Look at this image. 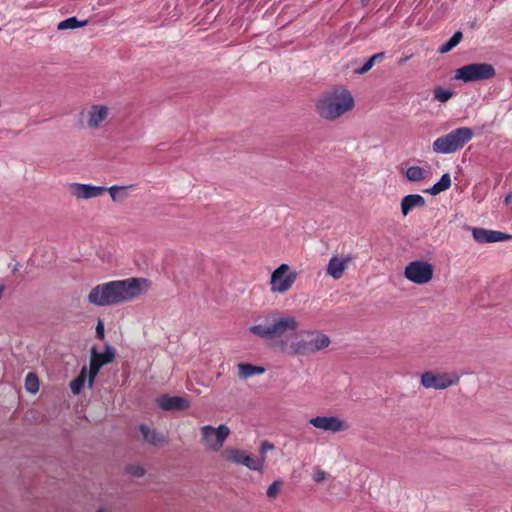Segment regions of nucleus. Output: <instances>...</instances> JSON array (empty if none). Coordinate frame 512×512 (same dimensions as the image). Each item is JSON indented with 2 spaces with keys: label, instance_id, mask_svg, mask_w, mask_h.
Wrapping results in <instances>:
<instances>
[{
  "label": "nucleus",
  "instance_id": "nucleus-8",
  "mask_svg": "<svg viewBox=\"0 0 512 512\" xmlns=\"http://www.w3.org/2000/svg\"><path fill=\"white\" fill-rule=\"evenodd\" d=\"M308 422L315 429L332 434L346 432L349 429L347 421L337 415L315 416Z\"/></svg>",
  "mask_w": 512,
  "mask_h": 512
},
{
  "label": "nucleus",
  "instance_id": "nucleus-4",
  "mask_svg": "<svg viewBox=\"0 0 512 512\" xmlns=\"http://www.w3.org/2000/svg\"><path fill=\"white\" fill-rule=\"evenodd\" d=\"M354 99L347 90L333 92L321 97L316 103V111L326 120H335L344 113L352 110Z\"/></svg>",
  "mask_w": 512,
  "mask_h": 512
},
{
  "label": "nucleus",
  "instance_id": "nucleus-33",
  "mask_svg": "<svg viewBox=\"0 0 512 512\" xmlns=\"http://www.w3.org/2000/svg\"><path fill=\"white\" fill-rule=\"evenodd\" d=\"M125 190V187H121V186H117V185H114V186H111L108 191H109V194L112 198L113 201H116L117 198L120 196V192H123Z\"/></svg>",
  "mask_w": 512,
  "mask_h": 512
},
{
  "label": "nucleus",
  "instance_id": "nucleus-2",
  "mask_svg": "<svg viewBox=\"0 0 512 512\" xmlns=\"http://www.w3.org/2000/svg\"><path fill=\"white\" fill-rule=\"evenodd\" d=\"M299 322L293 316L281 313L267 315L261 322L250 327V332L260 338L275 339L294 333Z\"/></svg>",
  "mask_w": 512,
  "mask_h": 512
},
{
  "label": "nucleus",
  "instance_id": "nucleus-19",
  "mask_svg": "<svg viewBox=\"0 0 512 512\" xmlns=\"http://www.w3.org/2000/svg\"><path fill=\"white\" fill-rule=\"evenodd\" d=\"M425 203V199L419 194L406 195L401 201V212L407 216L412 209L424 207Z\"/></svg>",
  "mask_w": 512,
  "mask_h": 512
},
{
  "label": "nucleus",
  "instance_id": "nucleus-14",
  "mask_svg": "<svg viewBox=\"0 0 512 512\" xmlns=\"http://www.w3.org/2000/svg\"><path fill=\"white\" fill-rule=\"evenodd\" d=\"M352 260L353 257L351 255H333L328 262L326 273L333 279L338 280L343 276Z\"/></svg>",
  "mask_w": 512,
  "mask_h": 512
},
{
  "label": "nucleus",
  "instance_id": "nucleus-16",
  "mask_svg": "<svg viewBox=\"0 0 512 512\" xmlns=\"http://www.w3.org/2000/svg\"><path fill=\"white\" fill-rule=\"evenodd\" d=\"M156 402L164 411H184L190 407V401L180 396L162 395Z\"/></svg>",
  "mask_w": 512,
  "mask_h": 512
},
{
  "label": "nucleus",
  "instance_id": "nucleus-7",
  "mask_svg": "<svg viewBox=\"0 0 512 512\" xmlns=\"http://www.w3.org/2000/svg\"><path fill=\"white\" fill-rule=\"evenodd\" d=\"M230 432L229 427L225 424L218 427L205 425L200 429L201 444L209 451L218 452L222 449Z\"/></svg>",
  "mask_w": 512,
  "mask_h": 512
},
{
  "label": "nucleus",
  "instance_id": "nucleus-3",
  "mask_svg": "<svg viewBox=\"0 0 512 512\" xmlns=\"http://www.w3.org/2000/svg\"><path fill=\"white\" fill-rule=\"evenodd\" d=\"M330 344L327 335L319 331H305L299 333L290 344L280 343V349L290 355H311Z\"/></svg>",
  "mask_w": 512,
  "mask_h": 512
},
{
  "label": "nucleus",
  "instance_id": "nucleus-20",
  "mask_svg": "<svg viewBox=\"0 0 512 512\" xmlns=\"http://www.w3.org/2000/svg\"><path fill=\"white\" fill-rule=\"evenodd\" d=\"M265 372V368L262 366L252 365L250 363L238 364V376L240 379H248L253 375H261Z\"/></svg>",
  "mask_w": 512,
  "mask_h": 512
},
{
  "label": "nucleus",
  "instance_id": "nucleus-12",
  "mask_svg": "<svg viewBox=\"0 0 512 512\" xmlns=\"http://www.w3.org/2000/svg\"><path fill=\"white\" fill-rule=\"evenodd\" d=\"M115 357V350L111 346H106L103 353L97 352L95 348L91 349L90 368L88 372V385L92 387L94 379L96 378L102 366L113 361Z\"/></svg>",
  "mask_w": 512,
  "mask_h": 512
},
{
  "label": "nucleus",
  "instance_id": "nucleus-24",
  "mask_svg": "<svg viewBox=\"0 0 512 512\" xmlns=\"http://www.w3.org/2000/svg\"><path fill=\"white\" fill-rule=\"evenodd\" d=\"M385 59V53L384 52H379V53H376L374 54L373 56H371L366 62L365 64L356 69L354 72L355 74H359V75H362V74H365L367 73L368 71H370L372 69V67L378 63V62H381Z\"/></svg>",
  "mask_w": 512,
  "mask_h": 512
},
{
  "label": "nucleus",
  "instance_id": "nucleus-26",
  "mask_svg": "<svg viewBox=\"0 0 512 512\" xmlns=\"http://www.w3.org/2000/svg\"><path fill=\"white\" fill-rule=\"evenodd\" d=\"M462 38H463L462 32L456 31L447 42H445L444 44H442L439 47L438 52L441 54L448 53L449 51H451L454 47H456L460 43Z\"/></svg>",
  "mask_w": 512,
  "mask_h": 512
},
{
  "label": "nucleus",
  "instance_id": "nucleus-11",
  "mask_svg": "<svg viewBox=\"0 0 512 512\" xmlns=\"http://www.w3.org/2000/svg\"><path fill=\"white\" fill-rule=\"evenodd\" d=\"M296 277L295 272H290L289 265L281 264L271 275V291L280 294L286 293L294 284Z\"/></svg>",
  "mask_w": 512,
  "mask_h": 512
},
{
  "label": "nucleus",
  "instance_id": "nucleus-39",
  "mask_svg": "<svg viewBox=\"0 0 512 512\" xmlns=\"http://www.w3.org/2000/svg\"><path fill=\"white\" fill-rule=\"evenodd\" d=\"M410 59V56L403 57L399 60V64H403Z\"/></svg>",
  "mask_w": 512,
  "mask_h": 512
},
{
  "label": "nucleus",
  "instance_id": "nucleus-13",
  "mask_svg": "<svg viewBox=\"0 0 512 512\" xmlns=\"http://www.w3.org/2000/svg\"><path fill=\"white\" fill-rule=\"evenodd\" d=\"M70 192L77 199H91L102 195L107 189L102 186L91 184L72 183Z\"/></svg>",
  "mask_w": 512,
  "mask_h": 512
},
{
  "label": "nucleus",
  "instance_id": "nucleus-28",
  "mask_svg": "<svg viewBox=\"0 0 512 512\" xmlns=\"http://www.w3.org/2000/svg\"><path fill=\"white\" fill-rule=\"evenodd\" d=\"M426 171L419 166H411L406 171V177L409 181H421L425 178Z\"/></svg>",
  "mask_w": 512,
  "mask_h": 512
},
{
  "label": "nucleus",
  "instance_id": "nucleus-38",
  "mask_svg": "<svg viewBox=\"0 0 512 512\" xmlns=\"http://www.w3.org/2000/svg\"><path fill=\"white\" fill-rule=\"evenodd\" d=\"M512 201V194H508L505 199H504V202L506 204H509L510 202Z\"/></svg>",
  "mask_w": 512,
  "mask_h": 512
},
{
  "label": "nucleus",
  "instance_id": "nucleus-29",
  "mask_svg": "<svg viewBox=\"0 0 512 512\" xmlns=\"http://www.w3.org/2000/svg\"><path fill=\"white\" fill-rule=\"evenodd\" d=\"M25 387L27 391L36 393L39 389V381L34 373H28L25 379Z\"/></svg>",
  "mask_w": 512,
  "mask_h": 512
},
{
  "label": "nucleus",
  "instance_id": "nucleus-31",
  "mask_svg": "<svg viewBox=\"0 0 512 512\" xmlns=\"http://www.w3.org/2000/svg\"><path fill=\"white\" fill-rule=\"evenodd\" d=\"M281 487H282V481L280 480H276L274 481L267 489L266 491V495L268 498H275L278 496V494L280 493V490H281Z\"/></svg>",
  "mask_w": 512,
  "mask_h": 512
},
{
  "label": "nucleus",
  "instance_id": "nucleus-35",
  "mask_svg": "<svg viewBox=\"0 0 512 512\" xmlns=\"http://www.w3.org/2000/svg\"><path fill=\"white\" fill-rule=\"evenodd\" d=\"M274 449V445L265 441L261 444V447H260V453H261V456H265V453L267 450H272Z\"/></svg>",
  "mask_w": 512,
  "mask_h": 512
},
{
  "label": "nucleus",
  "instance_id": "nucleus-1",
  "mask_svg": "<svg viewBox=\"0 0 512 512\" xmlns=\"http://www.w3.org/2000/svg\"><path fill=\"white\" fill-rule=\"evenodd\" d=\"M148 281L143 278L114 280L93 287L88 294V302L95 306H112L128 302L144 291Z\"/></svg>",
  "mask_w": 512,
  "mask_h": 512
},
{
  "label": "nucleus",
  "instance_id": "nucleus-18",
  "mask_svg": "<svg viewBox=\"0 0 512 512\" xmlns=\"http://www.w3.org/2000/svg\"><path fill=\"white\" fill-rule=\"evenodd\" d=\"M139 431L142 435L143 441L149 445L160 446L167 443L166 437L156 429H151L145 424L139 425Z\"/></svg>",
  "mask_w": 512,
  "mask_h": 512
},
{
  "label": "nucleus",
  "instance_id": "nucleus-9",
  "mask_svg": "<svg viewBox=\"0 0 512 512\" xmlns=\"http://www.w3.org/2000/svg\"><path fill=\"white\" fill-rule=\"evenodd\" d=\"M433 266L427 261L416 260L410 262L404 270L405 277L418 285L427 284L433 277Z\"/></svg>",
  "mask_w": 512,
  "mask_h": 512
},
{
  "label": "nucleus",
  "instance_id": "nucleus-32",
  "mask_svg": "<svg viewBox=\"0 0 512 512\" xmlns=\"http://www.w3.org/2000/svg\"><path fill=\"white\" fill-rule=\"evenodd\" d=\"M127 472L135 477H142L145 474V469L139 465H130L127 467Z\"/></svg>",
  "mask_w": 512,
  "mask_h": 512
},
{
  "label": "nucleus",
  "instance_id": "nucleus-25",
  "mask_svg": "<svg viewBox=\"0 0 512 512\" xmlns=\"http://www.w3.org/2000/svg\"><path fill=\"white\" fill-rule=\"evenodd\" d=\"M88 372L86 367H83L80 374L70 383V389L73 394H79L83 389L86 379L88 377Z\"/></svg>",
  "mask_w": 512,
  "mask_h": 512
},
{
  "label": "nucleus",
  "instance_id": "nucleus-6",
  "mask_svg": "<svg viewBox=\"0 0 512 512\" xmlns=\"http://www.w3.org/2000/svg\"><path fill=\"white\" fill-rule=\"evenodd\" d=\"M496 75L495 68L489 63H471L458 68L455 71L454 79L464 83L483 81L493 78Z\"/></svg>",
  "mask_w": 512,
  "mask_h": 512
},
{
  "label": "nucleus",
  "instance_id": "nucleus-17",
  "mask_svg": "<svg viewBox=\"0 0 512 512\" xmlns=\"http://www.w3.org/2000/svg\"><path fill=\"white\" fill-rule=\"evenodd\" d=\"M109 109L105 105H92L86 112V125L89 129H97L108 117Z\"/></svg>",
  "mask_w": 512,
  "mask_h": 512
},
{
  "label": "nucleus",
  "instance_id": "nucleus-27",
  "mask_svg": "<svg viewBox=\"0 0 512 512\" xmlns=\"http://www.w3.org/2000/svg\"><path fill=\"white\" fill-rule=\"evenodd\" d=\"M87 23H88L87 20L79 21L76 17H70V18H67V19L59 22L57 25V29L58 30L76 29V28L86 26Z\"/></svg>",
  "mask_w": 512,
  "mask_h": 512
},
{
  "label": "nucleus",
  "instance_id": "nucleus-10",
  "mask_svg": "<svg viewBox=\"0 0 512 512\" xmlns=\"http://www.w3.org/2000/svg\"><path fill=\"white\" fill-rule=\"evenodd\" d=\"M421 385L426 389L442 390L459 382V376L456 373H434L426 371L421 375Z\"/></svg>",
  "mask_w": 512,
  "mask_h": 512
},
{
  "label": "nucleus",
  "instance_id": "nucleus-15",
  "mask_svg": "<svg viewBox=\"0 0 512 512\" xmlns=\"http://www.w3.org/2000/svg\"><path fill=\"white\" fill-rule=\"evenodd\" d=\"M472 236L474 240L478 243H495L502 242L508 239H511V235L494 230H487L484 228H473Z\"/></svg>",
  "mask_w": 512,
  "mask_h": 512
},
{
  "label": "nucleus",
  "instance_id": "nucleus-23",
  "mask_svg": "<svg viewBox=\"0 0 512 512\" xmlns=\"http://www.w3.org/2000/svg\"><path fill=\"white\" fill-rule=\"evenodd\" d=\"M451 186V177L449 173H445L442 175L440 180L436 182L431 188H429L426 192L430 193L431 195H437L447 189H449Z\"/></svg>",
  "mask_w": 512,
  "mask_h": 512
},
{
  "label": "nucleus",
  "instance_id": "nucleus-37",
  "mask_svg": "<svg viewBox=\"0 0 512 512\" xmlns=\"http://www.w3.org/2000/svg\"><path fill=\"white\" fill-rule=\"evenodd\" d=\"M112 508L110 505H101L96 512H111Z\"/></svg>",
  "mask_w": 512,
  "mask_h": 512
},
{
  "label": "nucleus",
  "instance_id": "nucleus-40",
  "mask_svg": "<svg viewBox=\"0 0 512 512\" xmlns=\"http://www.w3.org/2000/svg\"><path fill=\"white\" fill-rule=\"evenodd\" d=\"M2 294H3V287L0 286V299L2 298Z\"/></svg>",
  "mask_w": 512,
  "mask_h": 512
},
{
  "label": "nucleus",
  "instance_id": "nucleus-22",
  "mask_svg": "<svg viewBox=\"0 0 512 512\" xmlns=\"http://www.w3.org/2000/svg\"><path fill=\"white\" fill-rule=\"evenodd\" d=\"M265 458V456L255 457L246 453L241 465L253 471H262L264 467Z\"/></svg>",
  "mask_w": 512,
  "mask_h": 512
},
{
  "label": "nucleus",
  "instance_id": "nucleus-21",
  "mask_svg": "<svg viewBox=\"0 0 512 512\" xmlns=\"http://www.w3.org/2000/svg\"><path fill=\"white\" fill-rule=\"evenodd\" d=\"M245 454L244 450L229 447L222 452L221 457L227 462L241 465Z\"/></svg>",
  "mask_w": 512,
  "mask_h": 512
},
{
  "label": "nucleus",
  "instance_id": "nucleus-30",
  "mask_svg": "<svg viewBox=\"0 0 512 512\" xmlns=\"http://www.w3.org/2000/svg\"><path fill=\"white\" fill-rule=\"evenodd\" d=\"M453 95L454 92L452 90H445L441 87H438L434 90V98L442 103L448 101L450 98H452Z\"/></svg>",
  "mask_w": 512,
  "mask_h": 512
},
{
  "label": "nucleus",
  "instance_id": "nucleus-5",
  "mask_svg": "<svg viewBox=\"0 0 512 512\" xmlns=\"http://www.w3.org/2000/svg\"><path fill=\"white\" fill-rule=\"evenodd\" d=\"M474 136L469 127H459L449 133L438 137L432 144L434 153L452 154L462 149Z\"/></svg>",
  "mask_w": 512,
  "mask_h": 512
},
{
  "label": "nucleus",
  "instance_id": "nucleus-34",
  "mask_svg": "<svg viewBox=\"0 0 512 512\" xmlns=\"http://www.w3.org/2000/svg\"><path fill=\"white\" fill-rule=\"evenodd\" d=\"M326 475L327 474H326V472L324 470H321V469L317 468L314 471L313 479L316 482H321V481L325 480Z\"/></svg>",
  "mask_w": 512,
  "mask_h": 512
},
{
  "label": "nucleus",
  "instance_id": "nucleus-36",
  "mask_svg": "<svg viewBox=\"0 0 512 512\" xmlns=\"http://www.w3.org/2000/svg\"><path fill=\"white\" fill-rule=\"evenodd\" d=\"M96 335L98 338L102 339L104 337V324L101 320L98 321L96 326Z\"/></svg>",
  "mask_w": 512,
  "mask_h": 512
}]
</instances>
